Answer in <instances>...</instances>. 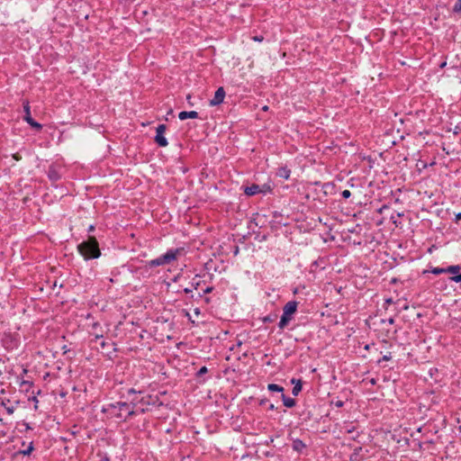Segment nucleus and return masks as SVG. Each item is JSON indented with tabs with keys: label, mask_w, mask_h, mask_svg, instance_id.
I'll list each match as a JSON object with an SVG mask.
<instances>
[{
	"label": "nucleus",
	"mask_w": 461,
	"mask_h": 461,
	"mask_svg": "<svg viewBox=\"0 0 461 461\" xmlns=\"http://www.w3.org/2000/svg\"><path fill=\"white\" fill-rule=\"evenodd\" d=\"M101 412L105 414L108 419H114L118 422H125L131 417L138 414V411H133L131 404L121 401L104 404Z\"/></svg>",
	"instance_id": "nucleus-1"
},
{
	"label": "nucleus",
	"mask_w": 461,
	"mask_h": 461,
	"mask_svg": "<svg viewBox=\"0 0 461 461\" xmlns=\"http://www.w3.org/2000/svg\"><path fill=\"white\" fill-rule=\"evenodd\" d=\"M77 249L86 261L96 259L102 254L99 243L95 236H88L87 240L79 243Z\"/></svg>",
	"instance_id": "nucleus-2"
},
{
	"label": "nucleus",
	"mask_w": 461,
	"mask_h": 461,
	"mask_svg": "<svg viewBox=\"0 0 461 461\" xmlns=\"http://www.w3.org/2000/svg\"><path fill=\"white\" fill-rule=\"evenodd\" d=\"M185 252L184 248H176L168 249L165 254L151 259L148 262L149 267H157L164 265L170 264L177 258L178 256L183 255Z\"/></svg>",
	"instance_id": "nucleus-3"
},
{
	"label": "nucleus",
	"mask_w": 461,
	"mask_h": 461,
	"mask_svg": "<svg viewBox=\"0 0 461 461\" xmlns=\"http://www.w3.org/2000/svg\"><path fill=\"white\" fill-rule=\"evenodd\" d=\"M185 252L184 248H176L168 249L165 254L151 259L148 262L149 267H157L164 265L170 264L177 258L178 256L183 255Z\"/></svg>",
	"instance_id": "nucleus-4"
},
{
	"label": "nucleus",
	"mask_w": 461,
	"mask_h": 461,
	"mask_svg": "<svg viewBox=\"0 0 461 461\" xmlns=\"http://www.w3.org/2000/svg\"><path fill=\"white\" fill-rule=\"evenodd\" d=\"M299 303L297 301H289L283 307V314L278 322V328L284 330L292 321L294 314L297 312Z\"/></svg>",
	"instance_id": "nucleus-5"
},
{
	"label": "nucleus",
	"mask_w": 461,
	"mask_h": 461,
	"mask_svg": "<svg viewBox=\"0 0 461 461\" xmlns=\"http://www.w3.org/2000/svg\"><path fill=\"white\" fill-rule=\"evenodd\" d=\"M23 107L24 112L23 120L35 131H41L43 128L42 124L36 122L31 115V106L28 100L23 102Z\"/></svg>",
	"instance_id": "nucleus-6"
},
{
	"label": "nucleus",
	"mask_w": 461,
	"mask_h": 461,
	"mask_svg": "<svg viewBox=\"0 0 461 461\" xmlns=\"http://www.w3.org/2000/svg\"><path fill=\"white\" fill-rule=\"evenodd\" d=\"M1 342L4 348L7 350H13L16 348L19 345L18 338L10 332L4 333Z\"/></svg>",
	"instance_id": "nucleus-7"
},
{
	"label": "nucleus",
	"mask_w": 461,
	"mask_h": 461,
	"mask_svg": "<svg viewBox=\"0 0 461 461\" xmlns=\"http://www.w3.org/2000/svg\"><path fill=\"white\" fill-rule=\"evenodd\" d=\"M167 126L166 124H158L156 128V135L154 138V141L158 147H167L168 145V141L167 138L164 136Z\"/></svg>",
	"instance_id": "nucleus-8"
},
{
	"label": "nucleus",
	"mask_w": 461,
	"mask_h": 461,
	"mask_svg": "<svg viewBox=\"0 0 461 461\" xmlns=\"http://www.w3.org/2000/svg\"><path fill=\"white\" fill-rule=\"evenodd\" d=\"M47 176L52 183L58 182L61 179V173L59 172V168L53 164L49 167Z\"/></svg>",
	"instance_id": "nucleus-9"
},
{
	"label": "nucleus",
	"mask_w": 461,
	"mask_h": 461,
	"mask_svg": "<svg viewBox=\"0 0 461 461\" xmlns=\"http://www.w3.org/2000/svg\"><path fill=\"white\" fill-rule=\"evenodd\" d=\"M224 97H225V91H224V88L222 86H221L215 91L213 98L212 100H210V105L217 106V105L221 104V103H223Z\"/></svg>",
	"instance_id": "nucleus-10"
},
{
	"label": "nucleus",
	"mask_w": 461,
	"mask_h": 461,
	"mask_svg": "<svg viewBox=\"0 0 461 461\" xmlns=\"http://www.w3.org/2000/svg\"><path fill=\"white\" fill-rule=\"evenodd\" d=\"M146 399V406H161L163 402L160 401V398L158 394H145L143 395Z\"/></svg>",
	"instance_id": "nucleus-11"
},
{
	"label": "nucleus",
	"mask_w": 461,
	"mask_h": 461,
	"mask_svg": "<svg viewBox=\"0 0 461 461\" xmlns=\"http://www.w3.org/2000/svg\"><path fill=\"white\" fill-rule=\"evenodd\" d=\"M243 191L244 194L248 196H253L261 194L262 192L261 187H259V185L258 184H252L249 186H245Z\"/></svg>",
	"instance_id": "nucleus-12"
},
{
	"label": "nucleus",
	"mask_w": 461,
	"mask_h": 461,
	"mask_svg": "<svg viewBox=\"0 0 461 461\" xmlns=\"http://www.w3.org/2000/svg\"><path fill=\"white\" fill-rule=\"evenodd\" d=\"M199 117V114L196 111H182L178 113V118L181 121H185L186 119H196Z\"/></svg>",
	"instance_id": "nucleus-13"
},
{
	"label": "nucleus",
	"mask_w": 461,
	"mask_h": 461,
	"mask_svg": "<svg viewBox=\"0 0 461 461\" xmlns=\"http://www.w3.org/2000/svg\"><path fill=\"white\" fill-rule=\"evenodd\" d=\"M291 384H294L292 393L293 395L297 396L303 389V383L300 379L292 378Z\"/></svg>",
	"instance_id": "nucleus-14"
},
{
	"label": "nucleus",
	"mask_w": 461,
	"mask_h": 461,
	"mask_svg": "<svg viewBox=\"0 0 461 461\" xmlns=\"http://www.w3.org/2000/svg\"><path fill=\"white\" fill-rule=\"evenodd\" d=\"M292 448L294 451L297 453H302L304 448H306V445L303 440L299 438L293 439Z\"/></svg>",
	"instance_id": "nucleus-15"
},
{
	"label": "nucleus",
	"mask_w": 461,
	"mask_h": 461,
	"mask_svg": "<svg viewBox=\"0 0 461 461\" xmlns=\"http://www.w3.org/2000/svg\"><path fill=\"white\" fill-rule=\"evenodd\" d=\"M290 175H291V169L288 168L287 166L279 167L278 171L276 172L277 176L286 179V180L290 177Z\"/></svg>",
	"instance_id": "nucleus-16"
},
{
	"label": "nucleus",
	"mask_w": 461,
	"mask_h": 461,
	"mask_svg": "<svg viewBox=\"0 0 461 461\" xmlns=\"http://www.w3.org/2000/svg\"><path fill=\"white\" fill-rule=\"evenodd\" d=\"M281 399L286 408H293L296 405V401L294 398L287 397L285 394H281Z\"/></svg>",
	"instance_id": "nucleus-17"
},
{
	"label": "nucleus",
	"mask_w": 461,
	"mask_h": 461,
	"mask_svg": "<svg viewBox=\"0 0 461 461\" xmlns=\"http://www.w3.org/2000/svg\"><path fill=\"white\" fill-rule=\"evenodd\" d=\"M34 450L33 441H31L26 448L19 450L16 455L30 456Z\"/></svg>",
	"instance_id": "nucleus-18"
},
{
	"label": "nucleus",
	"mask_w": 461,
	"mask_h": 461,
	"mask_svg": "<svg viewBox=\"0 0 461 461\" xmlns=\"http://www.w3.org/2000/svg\"><path fill=\"white\" fill-rule=\"evenodd\" d=\"M461 270V266L459 265H453L446 267V274H452L453 276L459 275Z\"/></svg>",
	"instance_id": "nucleus-19"
},
{
	"label": "nucleus",
	"mask_w": 461,
	"mask_h": 461,
	"mask_svg": "<svg viewBox=\"0 0 461 461\" xmlns=\"http://www.w3.org/2000/svg\"><path fill=\"white\" fill-rule=\"evenodd\" d=\"M149 409L148 406H146V399L142 395L139 400V408H138V413H144L148 411Z\"/></svg>",
	"instance_id": "nucleus-20"
},
{
	"label": "nucleus",
	"mask_w": 461,
	"mask_h": 461,
	"mask_svg": "<svg viewBox=\"0 0 461 461\" xmlns=\"http://www.w3.org/2000/svg\"><path fill=\"white\" fill-rule=\"evenodd\" d=\"M267 389H268V391L273 392V393H281V394H285L284 387L279 384H269L267 385Z\"/></svg>",
	"instance_id": "nucleus-21"
},
{
	"label": "nucleus",
	"mask_w": 461,
	"mask_h": 461,
	"mask_svg": "<svg viewBox=\"0 0 461 461\" xmlns=\"http://www.w3.org/2000/svg\"><path fill=\"white\" fill-rule=\"evenodd\" d=\"M199 277L200 276L196 275L191 281V286L194 290H198L201 287L202 283H204V281L200 280Z\"/></svg>",
	"instance_id": "nucleus-22"
},
{
	"label": "nucleus",
	"mask_w": 461,
	"mask_h": 461,
	"mask_svg": "<svg viewBox=\"0 0 461 461\" xmlns=\"http://www.w3.org/2000/svg\"><path fill=\"white\" fill-rule=\"evenodd\" d=\"M32 386L33 383L31 381L23 380L20 384V387L26 392H28Z\"/></svg>",
	"instance_id": "nucleus-23"
},
{
	"label": "nucleus",
	"mask_w": 461,
	"mask_h": 461,
	"mask_svg": "<svg viewBox=\"0 0 461 461\" xmlns=\"http://www.w3.org/2000/svg\"><path fill=\"white\" fill-rule=\"evenodd\" d=\"M277 318V314H268L262 318V321L264 323H272L274 322Z\"/></svg>",
	"instance_id": "nucleus-24"
},
{
	"label": "nucleus",
	"mask_w": 461,
	"mask_h": 461,
	"mask_svg": "<svg viewBox=\"0 0 461 461\" xmlns=\"http://www.w3.org/2000/svg\"><path fill=\"white\" fill-rule=\"evenodd\" d=\"M140 398V397H139L138 395H135L133 398L131 399L130 402H128V404H131L133 407V411H138Z\"/></svg>",
	"instance_id": "nucleus-25"
},
{
	"label": "nucleus",
	"mask_w": 461,
	"mask_h": 461,
	"mask_svg": "<svg viewBox=\"0 0 461 461\" xmlns=\"http://www.w3.org/2000/svg\"><path fill=\"white\" fill-rule=\"evenodd\" d=\"M187 295H188L189 299L194 300V301H198V300L203 298V294H201V293L194 294V291L192 293H189Z\"/></svg>",
	"instance_id": "nucleus-26"
},
{
	"label": "nucleus",
	"mask_w": 461,
	"mask_h": 461,
	"mask_svg": "<svg viewBox=\"0 0 461 461\" xmlns=\"http://www.w3.org/2000/svg\"><path fill=\"white\" fill-rule=\"evenodd\" d=\"M430 272L437 276L446 274V267H432Z\"/></svg>",
	"instance_id": "nucleus-27"
},
{
	"label": "nucleus",
	"mask_w": 461,
	"mask_h": 461,
	"mask_svg": "<svg viewBox=\"0 0 461 461\" xmlns=\"http://www.w3.org/2000/svg\"><path fill=\"white\" fill-rule=\"evenodd\" d=\"M207 372H208V368L205 366H203L200 367V369L196 372L195 376H196V378H200L203 375H204L205 374H207Z\"/></svg>",
	"instance_id": "nucleus-28"
},
{
	"label": "nucleus",
	"mask_w": 461,
	"mask_h": 461,
	"mask_svg": "<svg viewBox=\"0 0 461 461\" xmlns=\"http://www.w3.org/2000/svg\"><path fill=\"white\" fill-rule=\"evenodd\" d=\"M259 187H261V194H267V193H271L272 192V187L269 184H264L262 185H259Z\"/></svg>",
	"instance_id": "nucleus-29"
},
{
	"label": "nucleus",
	"mask_w": 461,
	"mask_h": 461,
	"mask_svg": "<svg viewBox=\"0 0 461 461\" xmlns=\"http://www.w3.org/2000/svg\"><path fill=\"white\" fill-rule=\"evenodd\" d=\"M453 12L456 14H461V0H456L453 6Z\"/></svg>",
	"instance_id": "nucleus-30"
},
{
	"label": "nucleus",
	"mask_w": 461,
	"mask_h": 461,
	"mask_svg": "<svg viewBox=\"0 0 461 461\" xmlns=\"http://www.w3.org/2000/svg\"><path fill=\"white\" fill-rule=\"evenodd\" d=\"M322 188L324 189V193L327 194L328 190H333L335 188V185L333 183H325L322 185Z\"/></svg>",
	"instance_id": "nucleus-31"
},
{
	"label": "nucleus",
	"mask_w": 461,
	"mask_h": 461,
	"mask_svg": "<svg viewBox=\"0 0 461 461\" xmlns=\"http://www.w3.org/2000/svg\"><path fill=\"white\" fill-rule=\"evenodd\" d=\"M392 358V353L389 352L387 355L383 356L380 359L377 360V364H381L383 361H388Z\"/></svg>",
	"instance_id": "nucleus-32"
},
{
	"label": "nucleus",
	"mask_w": 461,
	"mask_h": 461,
	"mask_svg": "<svg viewBox=\"0 0 461 461\" xmlns=\"http://www.w3.org/2000/svg\"><path fill=\"white\" fill-rule=\"evenodd\" d=\"M3 405L5 406L6 411L8 414H13L15 408L13 405H7L6 403L3 402Z\"/></svg>",
	"instance_id": "nucleus-33"
},
{
	"label": "nucleus",
	"mask_w": 461,
	"mask_h": 461,
	"mask_svg": "<svg viewBox=\"0 0 461 461\" xmlns=\"http://www.w3.org/2000/svg\"><path fill=\"white\" fill-rule=\"evenodd\" d=\"M127 393H128V395L133 394L135 396L137 394H142L143 392L142 391H136L134 388H131V389H129L127 391Z\"/></svg>",
	"instance_id": "nucleus-34"
},
{
	"label": "nucleus",
	"mask_w": 461,
	"mask_h": 461,
	"mask_svg": "<svg viewBox=\"0 0 461 461\" xmlns=\"http://www.w3.org/2000/svg\"><path fill=\"white\" fill-rule=\"evenodd\" d=\"M331 404H334L338 408H341L344 406V401H342V400L332 401Z\"/></svg>",
	"instance_id": "nucleus-35"
},
{
	"label": "nucleus",
	"mask_w": 461,
	"mask_h": 461,
	"mask_svg": "<svg viewBox=\"0 0 461 461\" xmlns=\"http://www.w3.org/2000/svg\"><path fill=\"white\" fill-rule=\"evenodd\" d=\"M450 280L455 283H461V273H459V275H457V276H452L450 277Z\"/></svg>",
	"instance_id": "nucleus-36"
},
{
	"label": "nucleus",
	"mask_w": 461,
	"mask_h": 461,
	"mask_svg": "<svg viewBox=\"0 0 461 461\" xmlns=\"http://www.w3.org/2000/svg\"><path fill=\"white\" fill-rule=\"evenodd\" d=\"M341 195L344 199H348L351 196V192L349 190H344L342 193H341Z\"/></svg>",
	"instance_id": "nucleus-37"
},
{
	"label": "nucleus",
	"mask_w": 461,
	"mask_h": 461,
	"mask_svg": "<svg viewBox=\"0 0 461 461\" xmlns=\"http://www.w3.org/2000/svg\"><path fill=\"white\" fill-rule=\"evenodd\" d=\"M214 287L213 286H207L206 288H204L203 290V292L201 294H210L213 291Z\"/></svg>",
	"instance_id": "nucleus-38"
},
{
	"label": "nucleus",
	"mask_w": 461,
	"mask_h": 461,
	"mask_svg": "<svg viewBox=\"0 0 461 461\" xmlns=\"http://www.w3.org/2000/svg\"><path fill=\"white\" fill-rule=\"evenodd\" d=\"M252 40H253L254 41L261 42V41H263L264 37H263V36H261V35H256V36L252 37Z\"/></svg>",
	"instance_id": "nucleus-39"
},
{
	"label": "nucleus",
	"mask_w": 461,
	"mask_h": 461,
	"mask_svg": "<svg viewBox=\"0 0 461 461\" xmlns=\"http://www.w3.org/2000/svg\"><path fill=\"white\" fill-rule=\"evenodd\" d=\"M382 322L383 323L387 322L388 324L393 325V324H394V318L391 317L387 320H382Z\"/></svg>",
	"instance_id": "nucleus-40"
},
{
	"label": "nucleus",
	"mask_w": 461,
	"mask_h": 461,
	"mask_svg": "<svg viewBox=\"0 0 461 461\" xmlns=\"http://www.w3.org/2000/svg\"><path fill=\"white\" fill-rule=\"evenodd\" d=\"M438 372V368L433 367V368H430V369H429V375H430L431 377H433V375H434L435 374H437Z\"/></svg>",
	"instance_id": "nucleus-41"
},
{
	"label": "nucleus",
	"mask_w": 461,
	"mask_h": 461,
	"mask_svg": "<svg viewBox=\"0 0 461 461\" xmlns=\"http://www.w3.org/2000/svg\"><path fill=\"white\" fill-rule=\"evenodd\" d=\"M194 291V288L190 285L188 287H185L184 288L183 292L185 294H188L189 293H192Z\"/></svg>",
	"instance_id": "nucleus-42"
},
{
	"label": "nucleus",
	"mask_w": 461,
	"mask_h": 461,
	"mask_svg": "<svg viewBox=\"0 0 461 461\" xmlns=\"http://www.w3.org/2000/svg\"><path fill=\"white\" fill-rule=\"evenodd\" d=\"M392 303H394V301L393 300V298L390 297V298H386L384 300V304L388 305V304H392Z\"/></svg>",
	"instance_id": "nucleus-43"
},
{
	"label": "nucleus",
	"mask_w": 461,
	"mask_h": 461,
	"mask_svg": "<svg viewBox=\"0 0 461 461\" xmlns=\"http://www.w3.org/2000/svg\"><path fill=\"white\" fill-rule=\"evenodd\" d=\"M461 220V212L456 214L455 221L457 223Z\"/></svg>",
	"instance_id": "nucleus-44"
},
{
	"label": "nucleus",
	"mask_w": 461,
	"mask_h": 461,
	"mask_svg": "<svg viewBox=\"0 0 461 461\" xmlns=\"http://www.w3.org/2000/svg\"><path fill=\"white\" fill-rule=\"evenodd\" d=\"M267 402L268 400L267 398H263L259 401V405H265Z\"/></svg>",
	"instance_id": "nucleus-45"
},
{
	"label": "nucleus",
	"mask_w": 461,
	"mask_h": 461,
	"mask_svg": "<svg viewBox=\"0 0 461 461\" xmlns=\"http://www.w3.org/2000/svg\"><path fill=\"white\" fill-rule=\"evenodd\" d=\"M264 456L267 457L274 456V453L271 451H267L264 453Z\"/></svg>",
	"instance_id": "nucleus-46"
},
{
	"label": "nucleus",
	"mask_w": 461,
	"mask_h": 461,
	"mask_svg": "<svg viewBox=\"0 0 461 461\" xmlns=\"http://www.w3.org/2000/svg\"><path fill=\"white\" fill-rule=\"evenodd\" d=\"M94 230H95V225H90V226L88 227V229H87V231H88V232H92V231H94Z\"/></svg>",
	"instance_id": "nucleus-47"
},
{
	"label": "nucleus",
	"mask_w": 461,
	"mask_h": 461,
	"mask_svg": "<svg viewBox=\"0 0 461 461\" xmlns=\"http://www.w3.org/2000/svg\"><path fill=\"white\" fill-rule=\"evenodd\" d=\"M239 251H240L239 247H238V246H235V249H234V251H233L234 255H235V256H236V255H238Z\"/></svg>",
	"instance_id": "nucleus-48"
},
{
	"label": "nucleus",
	"mask_w": 461,
	"mask_h": 461,
	"mask_svg": "<svg viewBox=\"0 0 461 461\" xmlns=\"http://www.w3.org/2000/svg\"><path fill=\"white\" fill-rule=\"evenodd\" d=\"M60 440L63 441V442H68L69 441L70 439L66 438V437H60Z\"/></svg>",
	"instance_id": "nucleus-49"
},
{
	"label": "nucleus",
	"mask_w": 461,
	"mask_h": 461,
	"mask_svg": "<svg viewBox=\"0 0 461 461\" xmlns=\"http://www.w3.org/2000/svg\"><path fill=\"white\" fill-rule=\"evenodd\" d=\"M29 400L34 402H38V400H37V397L35 395H33L32 398H30Z\"/></svg>",
	"instance_id": "nucleus-50"
},
{
	"label": "nucleus",
	"mask_w": 461,
	"mask_h": 461,
	"mask_svg": "<svg viewBox=\"0 0 461 461\" xmlns=\"http://www.w3.org/2000/svg\"><path fill=\"white\" fill-rule=\"evenodd\" d=\"M299 293V288L298 287H295L293 289V294H297Z\"/></svg>",
	"instance_id": "nucleus-51"
},
{
	"label": "nucleus",
	"mask_w": 461,
	"mask_h": 461,
	"mask_svg": "<svg viewBox=\"0 0 461 461\" xmlns=\"http://www.w3.org/2000/svg\"><path fill=\"white\" fill-rule=\"evenodd\" d=\"M203 300H204V302L206 303H211V298L210 297H204Z\"/></svg>",
	"instance_id": "nucleus-52"
},
{
	"label": "nucleus",
	"mask_w": 461,
	"mask_h": 461,
	"mask_svg": "<svg viewBox=\"0 0 461 461\" xmlns=\"http://www.w3.org/2000/svg\"><path fill=\"white\" fill-rule=\"evenodd\" d=\"M268 410H270V411H274V410H276L275 405H274L273 403H271V404L269 405V407H268Z\"/></svg>",
	"instance_id": "nucleus-53"
},
{
	"label": "nucleus",
	"mask_w": 461,
	"mask_h": 461,
	"mask_svg": "<svg viewBox=\"0 0 461 461\" xmlns=\"http://www.w3.org/2000/svg\"><path fill=\"white\" fill-rule=\"evenodd\" d=\"M370 384H373V385H374V384H376V379L372 378V379L370 380Z\"/></svg>",
	"instance_id": "nucleus-54"
},
{
	"label": "nucleus",
	"mask_w": 461,
	"mask_h": 461,
	"mask_svg": "<svg viewBox=\"0 0 461 461\" xmlns=\"http://www.w3.org/2000/svg\"><path fill=\"white\" fill-rule=\"evenodd\" d=\"M77 432H78L77 430H71L70 435L76 436L77 434Z\"/></svg>",
	"instance_id": "nucleus-55"
},
{
	"label": "nucleus",
	"mask_w": 461,
	"mask_h": 461,
	"mask_svg": "<svg viewBox=\"0 0 461 461\" xmlns=\"http://www.w3.org/2000/svg\"><path fill=\"white\" fill-rule=\"evenodd\" d=\"M418 447H419V449L421 450L422 447H423V443L422 442H418Z\"/></svg>",
	"instance_id": "nucleus-56"
},
{
	"label": "nucleus",
	"mask_w": 461,
	"mask_h": 461,
	"mask_svg": "<svg viewBox=\"0 0 461 461\" xmlns=\"http://www.w3.org/2000/svg\"><path fill=\"white\" fill-rule=\"evenodd\" d=\"M106 345H107V343H106L105 341H102V342L100 343V346H101L102 348H104Z\"/></svg>",
	"instance_id": "nucleus-57"
},
{
	"label": "nucleus",
	"mask_w": 461,
	"mask_h": 461,
	"mask_svg": "<svg viewBox=\"0 0 461 461\" xmlns=\"http://www.w3.org/2000/svg\"><path fill=\"white\" fill-rule=\"evenodd\" d=\"M403 311H407L409 309V305L408 304H405L402 306V308Z\"/></svg>",
	"instance_id": "nucleus-58"
},
{
	"label": "nucleus",
	"mask_w": 461,
	"mask_h": 461,
	"mask_svg": "<svg viewBox=\"0 0 461 461\" xmlns=\"http://www.w3.org/2000/svg\"><path fill=\"white\" fill-rule=\"evenodd\" d=\"M274 441V438H270V439L268 441H267V445L272 443Z\"/></svg>",
	"instance_id": "nucleus-59"
},
{
	"label": "nucleus",
	"mask_w": 461,
	"mask_h": 461,
	"mask_svg": "<svg viewBox=\"0 0 461 461\" xmlns=\"http://www.w3.org/2000/svg\"><path fill=\"white\" fill-rule=\"evenodd\" d=\"M194 312H195V314H199L200 313L199 308L194 309Z\"/></svg>",
	"instance_id": "nucleus-60"
},
{
	"label": "nucleus",
	"mask_w": 461,
	"mask_h": 461,
	"mask_svg": "<svg viewBox=\"0 0 461 461\" xmlns=\"http://www.w3.org/2000/svg\"><path fill=\"white\" fill-rule=\"evenodd\" d=\"M241 345H242V342H241L240 340H239V341L237 342V345H236V346H237V347H240Z\"/></svg>",
	"instance_id": "nucleus-61"
},
{
	"label": "nucleus",
	"mask_w": 461,
	"mask_h": 461,
	"mask_svg": "<svg viewBox=\"0 0 461 461\" xmlns=\"http://www.w3.org/2000/svg\"><path fill=\"white\" fill-rule=\"evenodd\" d=\"M263 111H267L268 110V106L267 105H265L263 108H262Z\"/></svg>",
	"instance_id": "nucleus-62"
},
{
	"label": "nucleus",
	"mask_w": 461,
	"mask_h": 461,
	"mask_svg": "<svg viewBox=\"0 0 461 461\" xmlns=\"http://www.w3.org/2000/svg\"><path fill=\"white\" fill-rule=\"evenodd\" d=\"M102 337H103V335H96V336H95V339H100V338H102Z\"/></svg>",
	"instance_id": "nucleus-63"
},
{
	"label": "nucleus",
	"mask_w": 461,
	"mask_h": 461,
	"mask_svg": "<svg viewBox=\"0 0 461 461\" xmlns=\"http://www.w3.org/2000/svg\"><path fill=\"white\" fill-rule=\"evenodd\" d=\"M396 281H397L396 278H393L391 283L394 284V283H396Z\"/></svg>",
	"instance_id": "nucleus-64"
}]
</instances>
